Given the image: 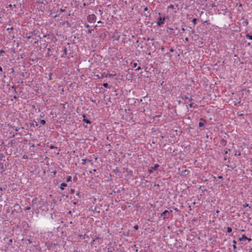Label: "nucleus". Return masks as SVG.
I'll list each match as a JSON object with an SVG mask.
<instances>
[{"label": "nucleus", "mask_w": 252, "mask_h": 252, "mask_svg": "<svg viewBox=\"0 0 252 252\" xmlns=\"http://www.w3.org/2000/svg\"><path fill=\"white\" fill-rule=\"evenodd\" d=\"M241 155V152L240 151H235V156H239Z\"/></svg>", "instance_id": "16"}, {"label": "nucleus", "mask_w": 252, "mask_h": 252, "mask_svg": "<svg viewBox=\"0 0 252 252\" xmlns=\"http://www.w3.org/2000/svg\"><path fill=\"white\" fill-rule=\"evenodd\" d=\"M148 10V8L147 7H146L144 8V11H147Z\"/></svg>", "instance_id": "34"}, {"label": "nucleus", "mask_w": 252, "mask_h": 252, "mask_svg": "<svg viewBox=\"0 0 252 252\" xmlns=\"http://www.w3.org/2000/svg\"><path fill=\"white\" fill-rule=\"evenodd\" d=\"M206 137L207 138H209V135H206Z\"/></svg>", "instance_id": "54"}, {"label": "nucleus", "mask_w": 252, "mask_h": 252, "mask_svg": "<svg viewBox=\"0 0 252 252\" xmlns=\"http://www.w3.org/2000/svg\"><path fill=\"white\" fill-rule=\"evenodd\" d=\"M248 45H251V43H250V42H249V43H248Z\"/></svg>", "instance_id": "61"}, {"label": "nucleus", "mask_w": 252, "mask_h": 252, "mask_svg": "<svg viewBox=\"0 0 252 252\" xmlns=\"http://www.w3.org/2000/svg\"><path fill=\"white\" fill-rule=\"evenodd\" d=\"M216 5H215V3H212V7H216Z\"/></svg>", "instance_id": "38"}, {"label": "nucleus", "mask_w": 252, "mask_h": 252, "mask_svg": "<svg viewBox=\"0 0 252 252\" xmlns=\"http://www.w3.org/2000/svg\"><path fill=\"white\" fill-rule=\"evenodd\" d=\"M98 24L102 23V22L101 21H99L97 22Z\"/></svg>", "instance_id": "49"}, {"label": "nucleus", "mask_w": 252, "mask_h": 252, "mask_svg": "<svg viewBox=\"0 0 252 252\" xmlns=\"http://www.w3.org/2000/svg\"><path fill=\"white\" fill-rule=\"evenodd\" d=\"M93 31V30H89L88 31V32L91 33Z\"/></svg>", "instance_id": "37"}, {"label": "nucleus", "mask_w": 252, "mask_h": 252, "mask_svg": "<svg viewBox=\"0 0 252 252\" xmlns=\"http://www.w3.org/2000/svg\"><path fill=\"white\" fill-rule=\"evenodd\" d=\"M196 21H197V19H196V18H193V19H192V23H193V24H194V25H196Z\"/></svg>", "instance_id": "22"}, {"label": "nucleus", "mask_w": 252, "mask_h": 252, "mask_svg": "<svg viewBox=\"0 0 252 252\" xmlns=\"http://www.w3.org/2000/svg\"><path fill=\"white\" fill-rule=\"evenodd\" d=\"M137 66V63H133V67H136Z\"/></svg>", "instance_id": "32"}, {"label": "nucleus", "mask_w": 252, "mask_h": 252, "mask_svg": "<svg viewBox=\"0 0 252 252\" xmlns=\"http://www.w3.org/2000/svg\"><path fill=\"white\" fill-rule=\"evenodd\" d=\"M63 54L61 56L62 58H65L67 55V48L65 47L63 48Z\"/></svg>", "instance_id": "8"}, {"label": "nucleus", "mask_w": 252, "mask_h": 252, "mask_svg": "<svg viewBox=\"0 0 252 252\" xmlns=\"http://www.w3.org/2000/svg\"><path fill=\"white\" fill-rule=\"evenodd\" d=\"M248 24H249V22H248V20H246L245 21H244L243 22V25L244 26H248Z\"/></svg>", "instance_id": "15"}, {"label": "nucleus", "mask_w": 252, "mask_h": 252, "mask_svg": "<svg viewBox=\"0 0 252 252\" xmlns=\"http://www.w3.org/2000/svg\"><path fill=\"white\" fill-rule=\"evenodd\" d=\"M243 207L244 208H246V207H249V204H247V203H245V204L243 205Z\"/></svg>", "instance_id": "25"}, {"label": "nucleus", "mask_w": 252, "mask_h": 252, "mask_svg": "<svg viewBox=\"0 0 252 252\" xmlns=\"http://www.w3.org/2000/svg\"><path fill=\"white\" fill-rule=\"evenodd\" d=\"M34 125H35L36 126H38V124L37 122H35V124H34Z\"/></svg>", "instance_id": "47"}, {"label": "nucleus", "mask_w": 252, "mask_h": 252, "mask_svg": "<svg viewBox=\"0 0 252 252\" xmlns=\"http://www.w3.org/2000/svg\"><path fill=\"white\" fill-rule=\"evenodd\" d=\"M233 244L236 245V243H237V242H236V241L234 240H233Z\"/></svg>", "instance_id": "40"}, {"label": "nucleus", "mask_w": 252, "mask_h": 252, "mask_svg": "<svg viewBox=\"0 0 252 252\" xmlns=\"http://www.w3.org/2000/svg\"><path fill=\"white\" fill-rule=\"evenodd\" d=\"M141 69V67L138 66V67L135 69V70H140Z\"/></svg>", "instance_id": "36"}, {"label": "nucleus", "mask_w": 252, "mask_h": 252, "mask_svg": "<svg viewBox=\"0 0 252 252\" xmlns=\"http://www.w3.org/2000/svg\"><path fill=\"white\" fill-rule=\"evenodd\" d=\"M96 169H95L93 170V172H96Z\"/></svg>", "instance_id": "55"}, {"label": "nucleus", "mask_w": 252, "mask_h": 252, "mask_svg": "<svg viewBox=\"0 0 252 252\" xmlns=\"http://www.w3.org/2000/svg\"><path fill=\"white\" fill-rule=\"evenodd\" d=\"M247 239H248V238L247 237V236L244 234H243L242 235V237L239 238L240 241H244V240H246Z\"/></svg>", "instance_id": "11"}, {"label": "nucleus", "mask_w": 252, "mask_h": 252, "mask_svg": "<svg viewBox=\"0 0 252 252\" xmlns=\"http://www.w3.org/2000/svg\"><path fill=\"white\" fill-rule=\"evenodd\" d=\"M216 213L218 214L220 212V211L219 210H216Z\"/></svg>", "instance_id": "48"}, {"label": "nucleus", "mask_w": 252, "mask_h": 252, "mask_svg": "<svg viewBox=\"0 0 252 252\" xmlns=\"http://www.w3.org/2000/svg\"><path fill=\"white\" fill-rule=\"evenodd\" d=\"M13 29V28H11V29H10V30H12Z\"/></svg>", "instance_id": "62"}, {"label": "nucleus", "mask_w": 252, "mask_h": 252, "mask_svg": "<svg viewBox=\"0 0 252 252\" xmlns=\"http://www.w3.org/2000/svg\"><path fill=\"white\" fill-rule=\"evenodd\" d=\"M170 52H174V49H173V48H171V49H170Z\"/></svg>", "instance_id": "39"}, {"label": "nucleus", "mask_w": 252, "mask_h": 252, "mask_svg": "<svg viewBox=\"0 0 252 252\" xmlns=\"http://www.w3.org/2000/svg\"><path fill=\"white\" fill-rule=\"evenodd\" d=\"M65 104H66V103L65 104H62V103L61 104V105L63 106V111H64L65 108Z\"/></svg>", "instance_id": "24"}, {"label": "nucleus", "mask_w": 252, "mask_h": 252, "mask_svg": "<svg viewBox=\"0 0 252 252\" xmlns=\"http://www.w3.org/2000/svg\"><path fill=\"white\" fill-rule=\"evenodd\" d=\"M9 242L11 243L12 242V239H10L9 240Z\"/></svg>", "instance_id": "57"}, {"label": "nucleus", "mask_w": 252, "mask_h": 252, "mask_svg": "<svg viewBox=\"0 0 252 252\" xmlns=\"http://www.w3.org/2000/svg\"><path fill=\"white\" fill-rule=\"evenodd\" d=\"M72 177L70 176H68L66 177V182H69L71 181Z\"/></svg>", "instance_id": "13"}, {"label": "nucleus", "mask_w": 252, "mask_h": 252, "mask_svg": "<svg viewBox=\"0 0 252 252\" xmlns=\"http://www.w3.org/2000/svg\"><path fill=\"white\" fill-rule=\"evenodd\" d=\"M96 17L94 14H90L87 16V20L89 23H94L96 21Z\"/></svg>", "instance_id": "1"}, {"label": "nucleus", "mask_w": 252, "mask_h": 252, "mask_svg": "<svg viewBox=\"0 0 252 252\" xmlns=\"http://www.w3.org/2000/svg\"><path fill=\"white\" fill-rule=\"evenodd\" d=\"M182 31H183V32H184V31H185V29L184 28H182Z\"/></svg>", "instance_id": "51"}, {"label": "nucleus", "mask_w": 252, "mask_h": 252, "mask_svg": "<svg viewBox=\"0 0 252 252\" xmlns=\"http://www.w3.org/2000/svg\"><path fill=\"white\" fill-rule=\"evenodd\" d=\"M158 167H159V165L158 164H155V165L153 167H151L149 169V170H148L149 173L150 174L152 173L154 171L157 170Z\"/></svg>", "instance_id": "5"}, {"label": "nucleus", "mask_w": 252, "mask_h": 252, "mask_svg": "<svg viewBox=\"0 0 252 252\" xmlns=\"http://www.w3.org/2000/svg\"><path fill=\"white\" fill-rule=\"evenodd\" d=\"M229 150L228 149H224V153L225 154H227L228 153V151H229Z\"/></svg>", "instance_id": "26"}, {"label": "nucleus", "mask_w": 252, "mask_h": 252, "mask_svg": "<svg viewBox=\"0 0 252 252\" xmlns=\"http://www.w3.org/2000/svg\"><path fill=\"white\" fill-rule=\"evenodd\" d=\"M86 161H89L88 159H82V164L84 165L86 164Z\"/></svg>", "instance_id": "20"}, {"label": "nucleus", "mask_w": 252, "mask_h": 252, "mask_svg": "<svg viewBox=\"0 0 252 252\" xmlns=\"http://www.w3.org/2000/svg\"><path fill=\"white\" fill-rule=\"evenodd\" d=\"M218 178L220 179H222V177L221 176H218Z\"/></svg>", "instance_id": "42"}, {"label": "nucleus", "mask_w": 252, "mask_h": 252, "mask_svg": "<svg viewBox=\"0 0 252 252\" xmlns=\"http://www.w3.org/2000/svg\"><path fill=\"white\" fill-rule=\"evenodd\" d=\"M206 121L205 119L203 118H201L200 120V122L198 124L199 126L200 127H205V124L204 123H206Z\"/></svg>", "instance_id": "6"}, {"label": "nucleus", "mask_w": 252, "mask_h": 252, "mask_svg": "<svg viewBox=\"0 0 252 252\" xmlns=\"http://www.w3.org/2000/svg\"><path fill=\"white\" fill-rule=\"evenodd\" d=\"M189 106L190 107H192V108H197V106L196 104H194L193 103H190Z\"/></svg>", "instance_id": "12"}, {"label": "nucleus", "mask_w": 252, "mask_h": 252, "mask_svg": "<svg viewBox=\"0 0 252 252\" xmlns=\"http://www.w3.org/2000/svg\"><path fill=\"white\" fill-rule=\"evenodd\" d=\"M174 210L176 211V212H178L179 211V210L177 208H175L174 209Z\"/></svg>", "instance_id": "41"}, {"label": "nucleus", "mask_w": 252, "mask_h": 252, "mask_svg": "<svg viewBox=\"0 0 252 252\" xmlns=\"http://www.w3.org/2000/svg\"><path fill=\"white\" fill-rule=\"evenodd\" d=\"M74 192H75L74 189H71V190H70V193H71L73 194V193H74Z\"/></svg>", "instance_id": "30"}, {"label": "nucleus", "mask_w": 252, "mask_h": 252, "mask_svg": "<svg viewBox=\"0 0 252 252\" xmlns=\"http://www.w3.org/2000/svg\"><path fill=\"white\" fill-rule=\"evenodd\" d=\"M0 71H2V68L0 66Z\"/></svg>", "instance_id": "43"}, {"label": "nucleus", "mask_w": 252, "mask_h": 252, "mask_svg": "<svg viewBox=\"0 0 252 252\" xmlns=\"http://www.w3.org/2000/svg\"><path fill=\"white\" fill-rule=\"evenodd\" d=\"M232 231V228L231 227H227V232L230 233Z\"/></svg>", "instance_id": "18"}, {"label": "nucleus", "mask_w": 252, "mask_h": 252, "mask_svg": "<svg viewBox=\"0 0 252 252\" xmlns=\"http://www.w3.org/2000/svg\"><path fill=\"white\" fill-rule=\"evenodd\" d=\"M246 37L248 39H249L250 40H252V35H250L249 34H247L246 35Z\"/></svg>", "instance_id": "14"}, {"label": "nucleus", "mask_w": 252, "mask_h": 252, "mask_svg": "<svg viewBox=\"0 0 252 252\" xmlns=\"http://www.w3.org/2000/svg\"><path fill=\"white\" fill-rule=\"evenodd\" d=\"M0 189L1 190H2V189L1 188H0Z\"/></svg>", "instance_id": "63"}, {"label": "nucleus", "mask_w": 252, "mask_h": 252, "mask_svg": "<svg viewBox=\"0 0 252 252\" xmlns=\"http://www.w3.org/2000/svg\"><path fill=\"white\" fill-rule=\"evenodd\" d=\"M66 186L67 184L66 183H63L61 184L60 188L62 190H63L64 189V188L66 187Z\"/></svg>", "instance_id": "10"}, {"label": "nucleus", "mask_w": 252, "mask_h": 252, "mask_svg": "<svg viewBox=\"0 0 252 252\" xmlns=\"http://www.w3.org/2000/svg\"><path fill=\"white\" fill-rule=\"evenodd\" d=\"M68 214H71V211H69Z\"/></svg>", "instance_id": "59"}, {"label": "nucleus", "mask_w": 252, "mask_h": 252, "mask_svg": "<svg viewBox=\"0 0 252 252\" xmlns=\"http://www.w3.org/2000/svg\"><path fill=\"white\" fill-rule=\"evenodd\" d=\"M169 214V211L168 210H165L160 214V218H162L163 220L168 219V217L167 216V215Z\"/></svg>", "instance_id": "3"}, {"label": "nucleus", "mask_w": 252, "mask_h": 252, "mask_svg": "<svg viewBox=\"0 0 252 252\" xmlns=\"http://www.w3.org/2000/svg\"><path fill=\"white\" fill-rule=\"evenodd\" d=\"M233 248L234 250H235V249L237 248V247H236V245H235V244H233Z\"/></svg>", "instance_id": "35"}, {"label": "nucleus", "mask_w": 252, "mask_h": 252, "mask_svg": "<svg viewBox=\"0 0 252 252\" xmlns=\"http://www.w3.org/2000/svg\"><path fill=\"white\" fill-rule=\"evenodd\" d=\"M4 53V51H3L2 50H1V51H0V54H2V53Z\"/></svg>", "instance_id": "53"}, {"label": "nucleus", "mask_w": 252, "mask_h": 252, "mask_svg": "<svg viewBox=\"0 0 252 252\" xmlns=\"http://www.w3.org/2000/svg\"><path fill=\"white\" fill-rule=\"evenodd\" d=\"M28 242H29V244H31V243H32V240L31 239H29L28 240Z\"/></svg>", "instance_id": "31"}, {"label": "nucleus", "mask_w": 252, "mask_h": 252, "mask_svg": "<svg viewBox=\"0 0 252 252\" xmlns=\"http://www.w3.org/2000/svg\"><path fill=\"white\" fill-rule=\"evenodd\" d=\"M49 148H50V149H55V148L57 149V147H55V146H53V145H51L49 146Z\"/></svg>", "instance_id": "23"}, {"label": "nucleus", "mask_w": 252, "mask_h": 252, "mask_svg": "<svg viewBox=\"0 0 252 252\" xmlns=\"http://www.w3.org/2000/svg\"><path fill=\"white\" fill-rule=\"evenodd\" d=\"M185 40H186V41H189V38H188V37H186V38H185Z\"/></svg>", "instance_id": "45"}, {"label": "nucleus", "mask_w": 252, "mask_h": 252, "mask_svg": "<svg viewBox=\"0 0 252 252\" xmlns=\"http://www.w3.org/2000/svg\"><path fill=\"white\" fill-rule=\"evenodd\" d=\"M115 243H110L108 245L107 248V251L108 252H115V248L114 247V246H115Z\"/></svg>", "instance_id": "4"}, {"label": "nucleus", "mask_w": 252, "mask_h": 252, "mask_svg": "<svg viewBox=\"0 0 252 252\" xmlns=\"http://www.w3.org/2000/svg\"><path fill=\"white\" fill-rule=\"evenodd\" d=\"M30 38H31V36H28V39H30Z\"/></svg>", "instance_id": "60"}, {"label": "nucleus", "mask_w": 252, "mask_h": 252, "mask_svg": "<svg viewBox=\"0 0 252 252\" xmlns=\"http://www.w3.org/2000/svg\"><path fill=\"white\" fill-rule=\"evenodd\" d=\"M103 86L104 87H105V88H108V87H109V85H108V83H104L103 84Z\"/></svg>", "instance_id": "19"}, {"label": "nucleus", "mask_w": 252, "mask_h": 252, "mask_svg": "<svg viewBox=\"0 0 252 252\" xmlns=\"http://www.w3.org/2000/svg\"><path fill=\"white\" fill-rule=\"evenodd\" d=\"M133 228L135 230H138L139 228V227L138 225H135Z\"/></svg>", "instance_id": "27"}, {"label": "nucleus", "mask_w": 252, "mask_h": 252, "mask_svg": "<svg viewBox=\"0 0 252 252\" xmlns=\"http://www.w3.org/2000/svg\"><path fill=\"white\" fill-rule=\"evenodd\" d=\"M165 20V17H159V18H158L157 21L156 22L157 25L158 26H160L161 25L164 24Z\"/></svg>", "instance_id": "2"}, {"label": "nucleus", "mask_w": 252, "mask_h": 252, "mask_svg": "<svg viewBox=\"0 0 252 252\" xmlns=\"http://www.w3.org/2000/svg\"><path fill=\"white\" fill-rule=\"evenodd\" d=\"M40 124L42 125H44L46 124V121L44 120H41L40 121Z\"/></svg>", "instance_id": "21"}, {"label": "nucleus", "mask_w": 252, "mask_h": 252, "mask_svg": "<svg viewBox=\"0 0 252 252\" xmlns=\"http://www.w3.org/2000/svg\"><path fill=\"white\" fill-rule=\"evenodd\" d=\"M9 6H10V7H11V6H12V5H11V4H10V5H9Z\"/></svg>", "instance_id": "64"}, {"label": "nucleus", "mask_w": 252, "mask_h": 252, "mask_svg": "<svg viewBox=\"0 0 252 252\" xmlns=\"http://www.w3.org/2000/svg\"><path fill=\"white\" fill-rule=\"evenodd\" d=\"M247 240H249V241L252 240V239L251 238H248V239H247Z\"/></svg>", "instance_id": "56"}, {"label": "nucleus", "mask_w": 252, "mask_h": 252, "mask_svg": "<svg viewBox=\"0 0 252 252\" xmlns=\"http://www.w3.org/2000/svg\"><path fill=\"white\" fill-rule=\"evenodd\" d=\"M169 211V214H170V213H172V210H170V211Z\"/></svg>", "instance_id": "58"}, {"label": "nucleus", "mask_w": 252, "mask_h": 252, "mask_svg": "<svg viewBox=\"0 0 252 252\" xmlns=\"http://www.w3.org/2000/svg\"><path fill=\"white\" fill-rule=\"evenodd\" d=\"M84 25H85V27L87 28H88L90 27L89 25H88V24H86V23H85Z\"/></svg>", "instance_id": "28"}, {"label": "nucleus", "mask_w": 252, "mask_h": 252, "mask_svg": "<svg viewBox=\"0 0 252 252\" xmlns=\"http://www.w3.org/2000/svg\"><path fill=\"white\" fill-rule=\"evenodd\" d=\"M76 195H77V196H79V192H77V193H76Z\"/></svg>", "instance_id": "52"}, {"label": "nucleus", "mask_w": 252, "mask_h": 252, "mask_svg": "<svg viewBox=\"0 0 252 252\" xmlns=\"http://www.w3.org/2000/svg\"><path fill=\"white\" fill-rule=\"evenodd\" d=\"M249 252H252V248L250 249Z\"/></svg>", "instance_id": "50"}, {"label": "nucleus", "mask_w": 252, "mask_h": 252, "mask_svg": "<svg viewBox=\"0 0 252 252\" xmlns=\"http://www.w3.org/2000/svg\"><path fill=\"white\" fill-rule=\"evenodd\" d=\"M112 76V74H109V73H108L107 74V75H106V77H111Z\"/></svg>", "instance_id": "29"}, {"label": "nucleus", "mask_w": 252, "mask_h": 252, "mask_svg": "<svg viewBox=\"0 0 252 252\" xmlns=\"http://www.w3.org/2000/svg\"><path fill=\"white\" fill-rule=\"evenodd\" d=\"M164 47H162L161 48V50L162 51H164Z\"/></svg>", "instance_id": "46"}, {"label": "nucleus", "mask_w": 252, "mask_h": 252, "mask_svg": "<svg viewBox=\"0 0 252 252\" xmlns=\"http://www.w3.org/2000/svg\"><path fill=\"white\" fill-rule=\"evenodd\" d=\"M83 117H84V119L83 120V122L86 123L87 124H91V122L89 119H87L85 118V115H83Z\"/></svg>", "instance_id": "9"}, {"label": "nucleus", "mask_w": 252, "mask_h": 252, "mask_svg": "<svg viewBox=\"0 0 252 252\" xmlns=\"http://www.w3.org/2000/svg\"><path fill=\"white\" fill-rule=\"evenodd\" d=\"M41 117H43L44 116V114L43 113L41 114H40V116Z\"/></svg>", "instance_id": "44"}, {"label": "nucleus", "mask_w": 252, "mask_h": 252, "mask_svg": "<svg viewBox=\"0 0 252 252\" xmlns=\"http://www.w3.org/2000/svg\"><path fill=\"white\" fill-rule=\"evenodd\" d=\"M183 100H188L189 101H191L193 100L192 97H188L186 95H183L181 96Z\"/></svg>", "instance_id": "7"}, {"label": "nucleus", "mask_w": 252, "mask_h": 252, "mask_svg": "<svg viewBox=\"0 0 252 252\" xmlns=\"http://www.w3.org/2000/svg\"><path fill=\"white\" fill-rule=\"evenodd\" d=\"M60 11L61 12H63L65 11V9L61 8L60 9Z\"/></svg>", "instance_id": "33"}, {"label": "nucleus", "mask_w": 252, "mask_h": 252, "mask_svg": "<svg viewBox=\"0 0 252 252\" xmlns=\"http://www.w3.org/2000/svg\"><path fill=\"white\" fill-rule=\"evenodd\" d=\"M14 208H15V209H17L18 210L20 208V206H19V205L18 204L16 203L14 205Z\"/></svg>", "instance_id": "17"}]
</instances>
